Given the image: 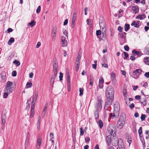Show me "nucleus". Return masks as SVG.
<instances>
[{
  "instance_id": "nucleus-50",
  "label": "nucleus",
  "mask_w": 149,
  "mask_h": 149,
  "mask_svg": "<svg viewBox=\"0 0 149 149\" xmlns=\"http://www.w3.org/2000/svg\"><path fill=\"white\" fill-rule=\"evenodd\" d=\"M59 79L60 81L62 80L63 79L62 78L63 77V74L62 72H60L59 73Z\"/></svg>"
},
{
  "instance_id": "nucleus-58",
  "label": "nucleus",
  "mask_w": 149,
  "mask_h": 149,
  "mask_svg": "<svg viewBox=\"0 0 149 149\" xmlns=\"http://www.w3.org/2000/svg\"><path fill=\"white\" fill-rule=\"evenodd\" d=\"M54 134L53 133L51 132L50 134V136L51 139H54Z\"/></svg>"
},
{
  "instance_id": "nucleus-7",
  "label": "nucleus",
  "mask_w": 149,
  "mask_h": 149,
  "mask_svg": "<svg viewBox=\"0 0 149 149\" xmlns=\"http://www.w3.org/2000/svg\"><path fill=\"white\" fill-rule=\"evenodd\" d=\"M113 98L107 97V101L106 102L104 107V109H107L108 108H109L110 105L111 104Z\"/></svg>"
},
{
  "instance_id": "nucleus-27",
  "label": "nucleus",
  "mask_w": 149,
  "mask_h": 149,
  "mask_svg": "<svg viewBox=\"0 0 149 149\" xmlns=\"http://www.w3.org/2000/svg\"><path fill=\"white\" fill-rule=\"evenodd\" d=\"M93 81V76L91 75L90 76L89 85L91 86H92Z\"/></svg>"
},
{
  "instance_id": "nucleus-43",
  "label": "nucleus",
  "mask_w": 149,
  "mask_h": 149,
  "mask_svg": "<svg viewBox=\"0 0 149 149\" xmlns=\"http://www.w3.org/2000/svg\"><path fill=\"white\" fill-rule=\"evenodd\" d=\"M146 117V115L142 114L141 117V120L142 121L144 120Z\"/></svg>"
},
{
  "instance_id": "nucleus-24",
  "label": "nucleus",
  "mask_w": 149,
  "mask_h": 149,
  "mask_svg": "<svg viewBox=\"0 0 149 149\" xmlns=\"http://www.w3.org/2000/svg\"><path fill=\"white\" fill-rule=\"evenodd\" d=\"M47 103L46 104V105L45 106L43 110L42 115H43V117L45 116V114L46 113L47 110Z\"/></svg>"
},
{
  "instance_id": "nucleus-33",
  "label": "nucleus",
  "mask_w": 149,
  "mask_h": 149,
  "mask_svg": "<svg viewBox=\"0 0 149 149\" xmlns=\"http://www.w3.org/2000/svg\"><path fill=\"white\" fill-rule=\"evenodd\" d=\"M81 53L80 52H79L78 54V55L77 57V58L76 59V61H80V60L81 59Z\"/></svg>"
},
{
  "instance_id": "nucleus-28",
  "label": "nucleus",
  "mask_w": 149,
  "mask_h": 149,
  "mask_svg": "<svg viewBox=\"0 0 149 149\" xmlns=\"http://www.w3.org/2000/svg\"><path fill=\"white\" fill-rule=\"evenodd\" d=\"M15 41L14 38H11L8 42V43L9 45H10L13 42Z\"/></svg>"
},
{
  "instance_id": "nucleus-20",
  "label": "nucleus",
  "mask_w": 149,
  "mask_h": 149,
  "mask_svg": "<svg viewBox=\"0 0 149 149\" xmlns=\"http://www.w3.org/2000/svg\"><path fill=\"white\" fill-rule=\"evenodd\" d=\"M77 12L76 11H74L73 13V14L72 16V21L75 22L77 17Z\"/></svg>"
},
{
  "instance_id": "nucleus-35",
  "label": "nucleus",
  "mask_w": 149,
  "mask_h": 149,
  "mask_svg": "<svg viewBox=\"0 0 149 149\" xmlns=\"http://www.w3.org/2000/svg\"><path fill=\"white\" fill-rule=\"evenodd\" d=\"M40 117L39 116L38 118V121L37 123V127L38 129H39L40 127Z\"/></svg>"
},
{
  "instance_id": "nucleus-29",
  "label": "nucleus",
  "mask_w": 149,
  "mask_h": 149,
  "mask_svg": "<svg viewBox=\"0 0 149 149\" xmlns=\"http://www.w3.org/2000/svg\"><path fill=\"white\" fill-rule=\"evenodd\" d=\"M33 84L31 83L27 82L26 84L25 87L26 88H30L32 86Z\"/></svg>"
},
{
  "instance_id": "nucleus-18",
  "label": "nucleus",
  "mask_w": 149,
  "mask_h": 149,
  "mask_svg": "<svg viewBox=\"0 0 149 149\" xmlns=\"http://www.w3.org/2000/svg\"><path fill=\"white\" fill-rule=\"evenodd\" d=\"M146 18V16L145 14L142 15H138L136 18V19H139L140 20H143Z\"/></svg>"
},
{
  "instance_id": "nucleus-51",
  "label": "nucleus",
  "mask_w": 149,
  "mask_h": 149,
  "mask_svg": "<svg viewBox=\"0 0 149 149\" xmlns=\"http://www.w3.org/2000/svg\"><path fill=\"white\" fill-rule=\"evenodd\" d=\"M35 104H33L32 103L31 111H34V108L35 107Z\"/></svg>"
},
{
  "instance_id": "nucleus-8",
  "label": "nucleus",
  "mask_w": 149,
  "mask_h": 149,
  "mask_svg": "<svg viewBox=\"0 0 149 149\" xmlns=\"http://www.w3.org/2000/svg\"><path fill=\"white\" fill-rule=\"evenodd\" d=\"M98 102L95 106V108L96 110H99L101 109L102 107V100L100 98H98Z\"/></svg>"
},
{
  "instance_id": "nucleus-17",
  "label": "nucleus",
  "mask_w": 149,
  "mask_h": 149,
  "mask_svg": "<svg viewBox=\"0 0 149 149\" xmlns=\"http://www.w3.org/2000/svg\"><path fill=\"white\" fill-rule=\"evenodd\" d=\"M140 22V21H137L136 22L135 21H134L132 23H131V25L132 26H134L135 27L139 28Z\"/></svg>"
},
{
  "instance_id": "nucleus-31",
  "label": "nucleus",
  "mask_w": 149,
  "mask_h": 149,
  "mask_svg": "<svg viewBox=\"0 0 149 149\" xmlns=\"http://www.w3.org/2000/svg\"><path fill=\"white\" fill-rule=\"evenodd\" d=\"M127 141L129 143V146L130 145V144L132 142V138L130 136H128L127 137Z\"/></svg>"
},
{
  "instance_id": "nucleus-54",
  "label": "nucleus",
  "mask_w": 149,
  "mask_h": 149,
  "mask_svg": "<svg viewBox=\"0 0 149 149\" xmlns=\"http://www.w3.org/2000/svg\"><path fill=\"white\" fill-rule=\"evenodd\" d=\"M141 104H142L143 106H145L146 104V99H145V100L143 102H141Z\"/></svg>"
},
{
  "instance_id": "nucleus-60",
  "label": "nucleus",
  "mask_w": 149,
  "mask_h": 149,
  "mask_svg": "<svg viewBox=\"0 0 149 149\" xmlns=\"http://www.w3.org/2000/svg\"><path fill=\"white\" fill-rule=\"evenodd\" d=\"M85 142L86 143H87L89 142L90 141V139L89 137H86L85 139Z\"/></svg>"
},
{
  "instance_id": "nucleus-41",
  "label": "nucleus",
  "mask_w": 149,
  "mask_h": 149,
  "mask_svg": "<svg viewBox=\"0 0 149 149\" xmlns=\"http://www.w3.org/2000/svg\"><path fill=\"white\" fill-rule=\"evenodd\" d=\"M84 91V89L83 88H79V91L80 92L79 95L80 96H81L83 95V92Z\"/></svg>"
},
{
  "instance_id": "nucleus-64",
  "label": "nucleus",
  "mask_w": 149,
  "mask_h": 149,
  "mask_svg": "<svg viewBox=\"0 0 149 149\" xmlns=\"http://www.w3.org/2000/svg\"><path fill=\"white\" fill-rule=\"evenodd\" d=\"M130 59L132 61H134L135 60V58L134 56H130Z\"/></svg>"
},
{
  "instance_id": "nucleus-36",
  "label": "nucleus",
  "mask_w": 149,
  "mask_h": 149,
  "mask_svg": "<svg viewBox=\"0 0 149 149\" xmlns=\"http://www.w3.org/2000/svg\"><path fill=\"white\" fill-rule=\"evenodd\" d=\"M31 101L30 99H29V100H28L27 101V104L26 105V109H29L30 108L29 103H31Z\"/></svg>"
},
{
  "instance_id": "nucleus-63",
  "label": "nucleus",
  "mask_w": 149,
  "mask_h": 149,
  "mask_svg": "<svg viewBox=\"0 0 149 149\" xmlns=\"http://www.w3.org/2000/svg\"><path fill=\"white\" fill-rule=\"evenodd\" d=\"M123 95H127V91H126V90L124 89L123 90Z\"/></svg>"
},
{
  "instance_id": "nucleus-62",
  "label": "nucleus",
  "mask_w": 149,
  "mask_h": 149,
  "mask_svg": "<svg viewBox=\"0 0 149 149\" xmlns=\"http://www.w3.org/2000/svg\"><path fill=\"white\" fill-rule=\"evenodd\" d=\"M34 111H31V115L30 116V117L31 118H32L33 117V116L34 114Z\"/></svg>"
},
{
  "instance_id": "nucleus-2",
  "label": "nucleus",
  "mask_w": 149,
  "mask_h": 149,
  "mask_svg": "<svg viewBox=\"0 0 149 149\" xmlns=\"http://www.w3.org/2000/svg\"><path fill=\"white\" fill-rule=\"evenodd\" d=\"M126 117L125 115L123 114H121L120 116L119 120L118 121L117 126L118 129H122L124 126L125 121Z\"/></svg>"
},
{
  "instance_id": "nucleus-16",
  "label": "nucleus",
  "mask_w": 149,
  "mask_h": 149,
  "mask_svg": "<svg viewBox=\"0 0 149 149\" xmlns=\"http://www.w3.org/2000/svg\"><path fill=\"white\" fill-rule=\"evenodd\" d=\"M132 10L135 14H136L139 12V8L137 6H132Z\"/></svg>"
},
{
  "instance_id": "nucleus-23",
  "label": "nucleus",
  "mask_w": 149,
  "mask_h": 149,
  "mask_svg": "<svg viewBox=\"0 0 149 149\" xmlns=\"http://www.w3.org/2000/svg\"><path fill=\"white\" fill-rule=\"evenodd\" d=\"M104 24V21H102L101 22H100V26L101 30H102L104 29V28L105 27Z\"/></svg>"
},
{
  "instance_id": "nucleus-39",
  "label": "nucleus",
  "mask_w": 149,
  "mask_h": 149,
  "mask_svg": "<svg viewBox=\"0 0 149 149\" xmlns=\"http://www.w3.org/2000/svg\"><path fill=\"white\" fill-rule=\"evenodd\" d=\"M56 75H55V74H54L52 76V77L50 80V82H52V84H53L54 81V79L56 77Z\"/></svg>"
},
{
  "instance_id": "nucleus-38",
  "label": "nucleus",
  "mask_w": 149,
  "mask_h": 149,
  "mask_svg": "<svg viewBox=\"0 0 149 149\" xmlns=\"http://www.w3.org/2000/svg\"><path fill=\"white\" fill-rule=\"evenodd\" d=\"M13 63L15 64L16 65V66H18L20 65V63L18 61L16 60H15V61H13Z\"/></svg>"
},
{
  "instance_id": "nucleus-44",
  "label": "nucleus",
  "mask_w": 149,
  "mask_h": 149,
  "mask_svg": "<svg viewBox=\"0 0 149 149\" xmlns=\"http://www.w3.org/2000/svg\"><path fill=\"white\" fill-rule=\"evenodd\" d=\"M140 140H141V141L142 142V143L143 145H144L145 146V142L144 140V139L143 138V137L142 136H141L140 137Z\"/></svg>"
},
{
  "instance_id": "nucleus-9",
  "label": "nucleus",
  "mask_w": 149,
  "mask_h": 149,
  "mask_svg": "<svg viewBox=\"0 0 149 149\" xmlns=\"http://www.w3.org/2000/svg\"><path fill=\"white\" fill-rule=\"evenodd\" d=\"M116 143L118 144V147L120 149H124V144L122 139H120L117 141V138H116Z\"/></svg>"
},
{
  "instance_id": "nucleus-11",
  "label": "nucleus",
  "mask_w": 149,
  "mask_h": 149,
  "mask_svg": "<svg viewBox=\"0 0 149 149\" xmlns=\"http://www.w3.org/2000/svg\"><path fill=\"white\" fill-rule=\"evenodd\" d=\"M62 46L65 47L68 44V42L65 36H62L61 38Z\"/></svg>"
},
{
  "instance_id": "nucleus-47",
  "label": "nucleus",
  "mask_w": 149,
  "mask_h": 149,
  "mask_svg": "<svg viewBox=\"0 0 149 149\" xmlns=\"http://www.w3.org/2000/svg\"><path fill=\"white\" fill-rule=\"evenodd\" d=\"M118 35V36L121 38H123V39H124L126 38V37L124 36L122 33H119Z\"/></svg>"
},
{
  "instance_id": "nucleus-55",
  "label": "nucleus",
  "mask_w": 149,
  "mask_h": 149,
  "mask_svg": "<svg viewBox=\"0 0 149 149\" xmlns=\"http://www.w3.org/2000/svg\"><path fill=\"white\" fill-rule=\"evenodd\" d=\"M63 34L66 36V37H67V38L68 37V33L67 31L65 30L63 32Z\"/></svg>"
},
{
  "instance_id": "nucleus-3",
  "label": "nucleus",
  "mask_w": 149,
  "mask_h": 149,
  "mask_svg": "<svg viewBox=\"0 0 149 149\" xmlns=\"http://www.w3.org/2000/svg\"><path fill=\"white\" fill-rule=\"evenodd\" d=\"M114 91L113 87L111 86H108L107 88L106 94L107 97L113 98Z\"/></svg>"
},
{
  "instance_id": "nucleus-15",
  "label": "nucleus",
  "mask_w": 149,
  "mask_h": 149,
  "mask_svg": "<svg viewBox=\"0 0 149 149\" xmlns=\"http://www.w3.org/2000/svg\"><path fill=\"white\" fill-rule=\"evenodd\" d=\"M6 119V114L5 113H2V124L3 125H5Z\"/></svg>"
},
{
  "instance_id": "nucleus-21",
  "label": "nucleus",
  "mask_w": 149,
  "mask_h": 149,
  "mask_svg": "<svg viewBox=\"0 0 149 149\" xmlns=\"http://www.w3.org/2000/svg\"><path fill=\"white\" fill-rule=\"evenodd\" d=\"M13 84V82H11L10 81H8L6 83V84L5 87L9 88H13V87H11V86Z\"/></svg>"
},
{
  "instance_id": "nucleus-19",
  "label": "nucleus",
  "mask_w": 149,
  "mask_h": 149,
  "mask_svg": "<svg viewBox=\"0 0 149 149\" xmlns=\"http://www.w3.org/2000/svg\"><path fill=\"white\" fill-rule=\"evenodd\" d=\"M38 95L37 93H35L33 97V100L32 102V103L33 104H35L36 102V100L37 99Z\"/></svg>"
},
{
  "instance_id": "nucleus-52",
  "label": "nucleus",
  "mask_w": 149,
  "mask_h": 149,
  "mask_svg": "<svg viewBox=\"0 0 149 149\" xmlns=\"http://www.w3.org/2000/svg\"><path fill=\"white\" fill-rule=\"evenodd\" d=\"M12 74L13 76L15 77L17 75V72L15 70L13 71L12 72Z\"/></svg>"
},
{
  "instance_id": "nucleus-13",
  "label": "nucleus",
  "mask_w": 149,
  "mask_h": 149,
  "mask_svg": "<svg viewBox=\"0 0 149 149\" xmlns=\"http://www.w3.org/2000/svg\"><path fill=\"white\" fill-rule=\"evenodd\" d=\"M104 80L102 77H100L99 82V87L100 88H102L103 87V83Z\"/></svg>"
},
{
  "instance_id": "nucleus-26",
  "label": "nucleus",
  "mask_w": 149,
  "mask_h": 149,
  "mask_svg": "<svg viewBox=\"0 0 149 149\" xmlns=\"http://www.w3.org/2000/svg\"><path fill=\"white\" fill-rule=\"evenodd\" d=\"M144 61L146 64L149 65V57H145Z\"/></svg>"
},
{
  "instance_id": "nucleus-37",
  "label": "nucleus",
  "mask_w": 149,
  "mask_h": 149,
  "mask_svg": "<svg viewBox=\"0 0 149 149\" xmlns=\"http://www.w3.org/2000/svg\"><path fill=\"white\" fill-rule=\"evenodd\" d=\"M35 23L36 22H35L34 20H33L31 21V22L29 23L28 24V25H29L31 27H33L35 25Z\"/></svg>"
},
{
  "instance_id": "nucleus-22",
  "label": "nucleus",
  "mask_w": 149,
  "mask_h": 149,
  "mask_svg": "<svg viewBox=\"0 0 149 149\" xmlns=\"http://www.w3.org/2000/svg\"><path fill=\"white\" fill-rule=\"evenodd\" d=\"M80 61H76L75 62V70L76 71H77L79 68Z\"/></svg>"
},
{
  "instance_id": "nucleus-59",
  "label": "nucleus",
  "mask_w": 149,
  "mask_h": 149,
  "mask_svg": "<svg viewBox=\"0 0 149 149\" xmlns=\"http://www.w3.org/2000/svg\"><path fill=\"white\" fill-rule=\"evenodd\" d=\"M118 30L120 32H121L122 31V28L121 26H119L118 27Z\"/></svg>"
},
{
  "instance_id": "nucleus-6",
  "label": "nucleus",
  "mask_w": 149,
  "mask_h": 149,
  "mask_svg": "<svg viewBox=\"0 0 149 149\" xmlns=\"http://www.w3.org/2000/svg\"><path fill=\"white\" fill-rule=\"evenodd\" d=\"M142 71V70L140 69H136L133 72V74L132 76V77L135 79H138Z\"/></svg>"
},
{
  "instance_id": "nucleus-34",
  "label": "nucleus",
  "mask_w": 149,
  "mask_h": 149,
  "mask_svg": "<svg viewBox=\"0 0 149 149\" xmlns=\"http://www.w3.org/2000/svg\"><path fill=\"white\" fill-rule=\"evenodd\" d=\"M41 143V141L40 139H38L37 141V148L38 149L40 147V145Z\"/></svg>"
},
{
  "instance_id": "nucleus-48",
  "label": "nucleus",
  "mask_w": 149,
  "mask_h": 149,
  "mask_svg": "<svg viewBox=\"0 0 149 149\" xmlns=\"http://www.w3.org/2000/svg\"><path fill=\"white\" fill-rule=\"evenodd\" d=\"M124 55L125 56V57L124 58V59H126L129 56L128 54L126 52H124L123 53Z\"/></svg>"
},
{
  "instance_id": "nucleus-12",
  "label": "nucleus",
  "mask_w": 149,
  "mask_h": 149,
  "mask_svg": "<svg viewBox=\"0 0 149 149\" xmlns=\"http://www.w3.org/2000/svg\"><path fill=\"white\" fill-rule=\"evenodd\" d=\"M104 113L105 114V116H106L109 115V116L110 117H113V113H110V109L109 108H108V109H104Z\"/></svg>"
},
{
  "instance_id": "nucleus-57",
  "label": "nucleus",
  "mask_w": 149,
  "mask_h": 149,
  "mask_svg": "<svg viewBox=\"0 0 149 149\" xmlns=\"http://www.w3.org/2000/svg\"><path fill=\"white\" fill-rule=\"evenodd\" d=\"M56 27L55 26L53 28L52 33H56Z\"/></svg>"
},
{
  "instance_id": "nucleus-32",
  "label": "nucleus",
  "mask_w": 149,
  "mask_h": 149,
  "mask_svg": "<svg viewBox=\"0 0 149 149\" xmlns=\"http://www.w3.org/2000/svg\"><path fill=\"white\" fill-rule=\"evenodd\" d=\"M124 27L125 31H127L129 29L130 25L128 24H126L125 25Z\"/></svg>"
},
{
  "instance_id": "nucleus-25",
  "label": "nucleus",
  "mask_w": 149,
  "mask_h": 149,
  "mask_svg": "<svg viewBox=\"0 0 149 149\" xmlns=\"http://www.w3.org/2000/svg\"><path fill=\"white\" fill-rule=\"evenodd\" d=\"M99 110H96L94 112V115L95 119H97L99 116Z\"/></svg>"
},
{
  "instance_id": "nucleus-61",
  "label": "nucleus",
  "mask_w": 149,
  "mask_h": 149,
  "mask_svg": "<svg viewBox=\"0 0 149 149\" xmlns=\"http://www.w3.org/2000/svg\"><path fill=\"white\" fill-rule=\"evenodd\" d=\"M144 75L147 78H149V72H146Z\"/></svg>"
},
{
  "instance_id": "nucleus-10",
  "label": "nucleus",
  "mask_w": 149,
  "mask_h": 149,
  "mask_svg": "<svg viewBox=\"0 0 149 149\" xmlns=\"http://www.w3.org/2000/svg\"><path fill=\"white\" fill-rule=\"evenodd\" d=\"M58 65L56 62L54 61V64L53 65V70L54 72V74L55 75H57L58 71Z\"/></svg>"
},
{
  "instance_id": "nucleus-14",
  "label": "nucleus",
  "mask_w": 149,
  "mask_h": 149,
  "mask_svg": "<svg viewBox=\"0 0 149 149\" xmlns=\"http://www.w3.org/2000/svg\"><path fill=\"white\" fill-rule=\"evenodd\" d=\"M111 79L112 83L115 84L116 82L115 74L112 72L111 75Z\"/></svg>"
},
{
  "instance_id": "nucleus-45",
  "label": "nucleus",
  "mask_w": 149,
  "mask_h": 149,
  "mask_svg": "<svg viewBox=\"0 0 149 149\" xmlns=\"http://www.w3.org/2000/svg\"><path fill=\"white\" fill-rule=\"evenodd\" d=\"M142 128L141 127H140L139 128V129L138 130V133L139 135V136L140 137L141 136V134H142Z\"/></svg>"
},
{
  "instance_id": "nucleus-46",
  "label": "nucleus",
  "mask_w": 149,
  "mask_h": 149,
  "mask_svg": "<svg viewBox=\"0 0 149 149\" xmlns=\"http://www.w3.org/2000/svg\"><path fill=\"white\" fill-rule=\"evenodd\" d=\"M79 129L80 130V136H83L84 134V132L83 130V127H81Z\"/></svg>"
},
{
  "instance_id": "nucleus-1",
  "label": "nucleus",
  "mask_w": 149,
  "mask_h": 149,
  "mask_svg": "<svg viewBox=\"0 0 149 149\" xmlns=\"http://www.w3.org/2000/svg\"><path fill=\"white\" fill-rule=\"evenodd\" d=\"M108 132L106 133V141L107 145L109 146L111 142V136H115L116 135V128L115 125H109L107 128Z\"/></svg>"
},
{
  "instance_id": "nucleus-5",
  "label": "nucleus",
  "mask_w": 149,
  "mask_h": 149,
  "mask_svg": "<svg viewBox=\"0 0 149 149\" xmlns=\"http://www.w3.org/2000/svg\"><path fill=\"white\" fill-rule=\"evenodd\" d=\"M13 91V88H9L5 87L4 90V94L3 97L4 98H6L9 94L12 93Z\"/></svg>"
},
{
  "instance_id": "nucleus-42",
  "label": "nucleus",
  "mask_w": 149,
  "mask_h": 149,
  "mask_svg": "<svg viewBox=\"0 0 149 149\" xmlns=\"http://www.w3.org/2000/svg\"><path fill=\"white\" fill-rule=\"evenodd\" d=\"M56 33H52V41H54L55 39V36L56 35Z\"/></svg>"
},
{
  "instance_id": "nucleus-30",
  "label": "nucleus",
  "mask_w": 149,
  "mask_h": 149,
  "mask_svg": "<svg viewBox=\"0 0 149 149\" xmlns=\"http://www.w3.org/2000/svg\"><path fill=\"white\" fill-rule=\"evenodd\" d=\"M133 54H136L137 56L140 55L141 52L139 51H136L135 50H134L132 51Z\"/></svg>"
},
{
  "instance_id": "nucleus-53",
  "label": "nucleus",
  "mask_w": 149,
  "mask_h": 149,
  "mask_svg": "<svg viewBox=\"0 0 149 149\" xmlns=\"http://www.w3.org/2000/svg\"><path fill=\"white\" fill-rule=\"evenodd\" d=\"M124 49L125 50L128 51L129 49V48L127 45H125L124 46Z\"/></svg>"
},
{
  "instance_id": "nucleus-40",
  "label": "nucleus",
  "mask_w": 149,
  "mask_h": 149,
  "mask_svg": "<svg viewBox=\"0 0 149 149\" xmlns=\"http://www.w3.org/2000/svg\"><path fill=\"white\" fill-rule=\"evenodd\" d=\"M98 124L99 125V127L100 128H102L103 127V123L101 120H99Z\"/></svg>"
},
{
  "instance_id": "nucleus-49",
  "label": "nucleus",
  "mask_w": 149,
  "mask_h": 149,
  "mask_svg": "<svg viewBox=\"0 0 149 149\" xmlns=\"http://www.w3.org/2000/svg\"><path fill=\"white\" fill-rule=\"evenodd\" d=\"M41 7L40 6H39L36 10V12L37 13H39L41 10Z\"/></svg>"
},
{
  "instance_id": "nucleus-56",
  "label": "nucleus",
  "mask_w": 149,
  "mask_h": 149,
  "mask_svg": "<svg viewBox=\"0 0 149 149\" xmlns=\"http://www.w3.org/2000/svg\"><path fill=\"white\" fill-rule=\"evenodd\" d=\"M101 31L100 30H98L97 31L96 33V34L97 36H99L101 34Z\"/></svg>"
},
{
  "instance_id": "nucleus-4",
  "label": "nucleus",
  "mask_w": 149,
  "mask_h": 149,
  "mask_svg": "<svg viewBox=\"0 0 149 149\" xmlns=\"http://www.w3.org/2000/svg\"><path fill=\"white\" fill-rule=\"evenodd\" d=\"M120 107L118 103L114 104V106L113 113V117L117 118L119 116Z\"/></svg>"
}]
</instances>
